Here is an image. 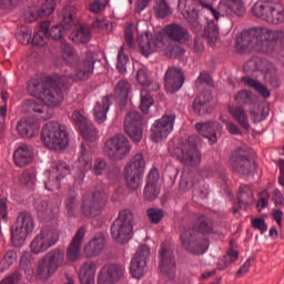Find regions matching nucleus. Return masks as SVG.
Masks as SVG:
<instances>
[{
  "label": "nucleus",
  "mask_w": 284,
  "mask_h": 284,
  "mask_svg": "<svg viewBox=\"0 0 284 284\" xmlns=\"http://www.w3.org/2000/svg\"><path fill=\"white\" fill-rule=\"evenodd\" d=\"M154 105V99L148 91L141 92V103H140V110L144 114H148L150 112V108Z\"/></svg>",
  "instance_id": "obj_54"
},
{
  "label": "nucleus",
  "mask_w": 284,
  "mask_h": 284,
  "mask_svg": "<svg viewBox=\"0 0 284 284\" xmlns=\"http://www.w3.org/2000/svg\"><path fill=\"white\" fill-rule=\"evenodd\" d=\"M37 211H38V216L40 219H43L44 221H48L54 217V211H52V207H50L48 202H41L37 206Z\"/></svg>",
  "instance_id": "obj_53"
},
{
  "label": "nucleus",
  "mask_w": 284,
  "mask_h": 284,
  "mask_svg": "<svg viewBox=\"0 0 284 284\" xmlns=\"http://www.w3.org/2000/svg\"><path fill=\"white\" fill-rule=\"evenodd\" d=\"M40 125L37 121L24 118L18 123L17 130L23 139H32L37 132H39Z\"/></svg>",
  "instance_id": "obj_32"
},
{
  "label": "nucleus",
  "mask_w": 284,
  "mask_h": 284,
  "mask_svg": "<svg viewBox=\"0 0 284 284\" xmlns=\"http://www.w3.org/2000/svg\"><path fill=\"white\" fill-rule=\"evenodd\" d=\"M32 232H34V217L30 213L20 212L11 226V242L14 247H21Z\"/></svg>",
  "instance_id": "obj_9"
},
{
  "label": "nucleus",
  "mask_w": 284,
  "mask_h": 284,
  "mask_svg": "<svg viewBox=\"0 0 284 284\" xmlns=\"http://www.w3.org/2000/svg\"><path fill=\"white\" fill-rule=\"evenodd\" d=\"M20 267L21 270H23L24 274H27L28 276H30V274L33 273L32 254L30 253V251H24L22 253L21 260H20Z\"/></svg>",
  "instance_id": "obj_50"
},
{
  "label": "nucleus",
  "mask_w": 284,
  "mask_h": 284,
  "mask_svg": "<svg viewBox=\"0 0 284 284\" xmlns=\"http://www.w3.org/2000/svg\"><path fill=\"white\" fill-rule=\"evenodd\" d=\"M239 203L241 205H252L254 203V192L247 185H241L237 194Z\"/></svg>",
  "instance_id": "obj_44"
},
{
  "label": "nucleus",
  "mask_w": 284,
  "mask_h": 284,
  "mask_svg": "<svg viewBox=\"0 0 284 284\" xmlns=\"http://www.w3.org/2000/svg\"><path fill=\"white\" fill-rule=\"evenodd\" d=\"M17 39L22 45H28L32 39V29L23 27L20 33H18Z\"/></svg>",
  "instance_id": "obj_59"
},
{
  "label": "nucleus",
  "mask_w": 284,
  "mask_h": 284,
  "mask_svg": "<svg viewBox=\"0 0 284 284\" xmlns=\"http://www.w3.org/2000/svg\"><path fill=\"white\" fill-rule=\"evenodd\" d=\"M59 231L52 226H44L30 243L31 254H45L50 247L59 243Z\"/></svg>",
  "instance_id": "obj_11"
},
{
  "label": "nucleus",
  "mask_w": 284,
  "mask_h": 284,
  "mask_svg": "<svg viewBox=\"0 0 284 284\" xmlns=\"http://www.w3.org/2000/svg\"><path fill=\"white\" fill-rule=\"evenodd\" d=\"M71 41H73V43H88V41H90V29L80 26L77 32L71 34Z\"/></svg>",
  "instance_id": "obj_48"
},
{
  "label": "nucleus",
  "mask_w": 284,
  "mask_h": 284,
  "mask_svg": "<svg viewBox=\"0 0 284 284\" xmlns=\"http://www.w3.org/2000/svg\"><path fill=\"white\" fill-rule=\"evenodd\" d=\"M123 50L124 48L122 45L118 52L116 68L120 74H125V72H128V63L130 61V58L123 52Z\"/></svg>",
  "instance_id": "obj_55"
},
{
  "label": "nucleus",
  "mask_w": 284,
  "mask_h": 284,
  "mask_svg": "<svg viewBox=\"0 0 284 284\" xmlns=\"http://www.w3.org/2000/svg\"><path fill=\"white\" fill-rule=\"evenodd\" d=\"M146 216L150 223H152V225H159V223L163 221V216H165V212H163V210L161 209L150 207L146 210Z\"/></svg>",
  "instance_id": "obj_51"
},
{
  "label": "nucleus",
  "mask_w": 284,
  "mask_h": 284,
  "mask_svg": "<svg viewBox=\"0 0 284 284\" xmlns=\"http://www.w3.org/2000/svg\"><path fill=\"white\" fill-rule=\"evenodd\" d=\"M109 1L110 0H95L89 7L90 12H93L94 14H99V12H103Z\"/></svg>",
  "instance_id": "obj_60"
},
{
  "label": "nucleus",
  "mask_w": 284,
  "mask_h": 284,
  "mask_svg": "<svg viewBox=\"0 0 284 284\" xmlns=\"http://www.w3.org/2000/svg\"><path fill=\"white\" fill-rule=\"evenodd\" d=\"M159 196V189H156V184L154 182H146L144 187V197L146 201H154Z\"/></svg>",
  "instance_id": "obj_58"
},
{
  "label": "nucleus",
  "mask_w": 284,
  "mask_h": 284,
  "mask_svg": "<svg viewBox=\"0 0 284 284\" xmlns=\"http://www.w3.org/2000/svg\"><path fill=\"white\" fill-rule=\"evenodd\" d=\"M108 203V196L101 191H89L82 196L81 212L89 219L99 216Z\"/></svg>",
  "instance_id": "obj_12"
},
{
  "label": "nucleus",
  "mask_w": 284,
  "mask_h": 284,
  "mask_svg": "<svg viewBox=\"0 0 284 284\" xmlns=\"http://www.w3.org/2000/svg\"><path fill=\"white\" fill-rule=\"evenodd\" d=\"M204 37L207 39L210 45H216L219 41V26L214 20L207 22V27L204 30Z\"/></svg>",
  "instance_id": "obj_43"
},
{
  "label": "nucleus",
  "mask_w": 284,
  "mask_h": 284,
  "mask_svg": "<svg viewBox=\"0 0 284 284\" xmlns=\"http://www.w3.org/2000/svg\"><path fill=\"white\" fill-rule=\"evenodd\" d=\"M136 81L140 85H150V83H152V80L150 79V75H148V71H145V69L138 70Z\"/></svg>",
  "instance_id": "obj_62"
},
{
  "label": "nucleus",
  "mask_w": 284,
  "mask_h": 284,
  "mask_svg": "<svg viewBox=\"0 0 284 284\" xmlns=\"http://www.w3.org/2000/svg\"><path fill=\"white\" fill-rule=\"evenodd\" d=\"M252 14L272 26H278L284 22L283 6L270 0L257 1L252 8Z\"/></svg>",
  "instance_id": "obj_8"
},
{
  "label": "nucleus",
  "mask_w": 284,
  "mask_h": 284,
  "mask_svg": "<svg viewBox=\"0 0 284 284\" xmlns=\"http://www.w3.org/2000/svg\"><path fill=\"white\" fill-rule=\"evenodd\" d=\"M144 173L145 158L141 153H136L124 166V179L128 187L139 190L143 183Z\"/></svg>",
  "instance_id": "obj_10"
},
{
  "label": "nucleus",
  "mask_w": 284,
  "mask_h": 284,
  "mask_svg": "<svg viewBox=\"0 0 284 284\" xmlns=\"http://www.w3.org/2000/svg\"><path fill=\"white\" fill-rule=\"evenodd\" d=\"M229 113L243 130L250 131L252 129V125H250V118L247 116V111H245L243 106H230Z\"/></svg>",
  "instance_id": "obj_34"
},
{
  "label": "nucleus",
  "mask_w": 284,
  "mask_h": 284,
  "mask_svg": "<svg viewBox=\"0 0 284 284\" xmlns=\"http://www.w3.org/2000/svg\"><path fill=\"white\" fill-rule=\"evenodd\" d=\"M60 17L62 19V24H57L49 31V36L53 38L54 41L63 39L65 30H70V28L77 26V7H74V4L65 6L61 11Z\"/></svg>",
  "instance_id": "obj_15"
},
{
  "label": "nucleus",
  "mask_w": 284,
  "mask_h": 284,
  "mask_svg": "<svg viewBox=\"0 0 284 284\" xmlns=\"http://www.w3.org/2000/svg\"><path fill=\"white\" fill-rule=\"evenodd\" d=\"M262 72L273 88H281V79L276 74V68L267 60L251 59L244 64L245 72Z\"/></svg>",
  "instance_id": "obj_14"
},
{
  "label": "nucleus",
  "mask_w": 284,
  "mask_h": 284,
  "mask_svg": "<svg viewBox=\"0 0 284 284\" xmlns=\"http://www.w3.org/2000/svg\"><path fill=\"white\" fill-rule=\"evenodd\" d=\"M214 232V222L207 216H200L197 227H185L180 235L182 247L190 254H205L210 248V241L205 239L206 234Z\"/></svg>",
  "instance_id": "obj_4"
},
{
  "label": "nucleus",
  "mask_w": 284,
  "mask_h": 284,
  "mask_svg": "<svg viewBox=\"0 0 284 284\" xmlns=\"http://www.w3.org/2000/svg\"><path fill=\"white\" fill-rule=\"evenodd\" d=\"M108 110H110V97H103L98 101L93 109L97 123H104L108 119Z\"/></svg>",
  "instance_id": "obj_36"
},
{
  "label": "nucleus",
  "mask_w": 284,
  "mask_h": 284,
  "mask_svg": "<svg viewBox=\"0 0 284 284\" xmlns=\"http://www.w3.org/2000/svg\"><path fill=\"white\" fill-rule=\"evenodd\" d=\"M19 181L20 184L23 185L24 187H32V185H34V181H37V176L29 170H24L20 174Z\"/></svg>",
  "instance_id": "obj_56"
},
{
  "label": "nucleus",
  "mask_w": 284,
  "mask_h": 284,
  "mask_svg": "<svg viewBox=\"0 0 284 284\" xmlns=\"http://www.w3.org/2000/svg\"><path fill=\"white\" fill-rule=\"evenodd\" d=\"M124 131L134 143L143 139V116L139 111H130L124 119Z\"/></svg>",
  "instance_id": "obj_20"
},
{
  "label": "nucleus",
  "mask_w": 284,
  "mask_h": 284,
  "mask_svg": "<svg viewBox=\"0 0 284 284\" xmlns=\"http://www.w3.org/2000/svg\"><path fill=\"white\" fill-rule=\"evenodd\" d=\"M130 90L132 87L128 80H120L115 85V97L120 99V101H125L130 94Z\"/></svg>",
  "instance_id": "obj_46"
},
{
  "label": "nucleus",
  "mask_w": 284,
  "mask_h": 284,
  "mask_svg": "<svg viewBox=\"0 0 284 284\" xmlns=\"http://www.w3.org/2000/svg\"><path fill=\"white\" fill-rule=\"evenodd\" d=\"M219 17H243L245 14V2L243 0H221L217 6Z\"/></svg>",
  "instance_id": "obj_23"
},
{
  "label": "nucleus",
  "mask_w": 284,
  "mask_h": 284,
  "mask_svg": "<svg viewBox=\"0 0 284 284\" xmlns=\"http://www.w3.org/2000/svg\"><path fill=\"white\" fill-rule=\"evenodd\" d=\"M178 9L193 28H196L197 31L201 30L199 12L196 11V0H179Z\"/></svg>",
  "instance_id": "obj_27"
},
{
  "label": "nucleus",
  "mask_w": 284,
  "mask_h": 284,
  "mask_svg": "<svg viewBox=\"0 0 284 284\" xmlns=\"http://www.w3.org/2000/svg\"><path fill=\"white\" fill-rule=\"evenodd\" d=\"M57 172H59L60 175H57L55 180H48V182L44 184L45 189L50 192H54V190H59L61 187V179L70 174V166L65 163H61L57 168Z\"/></svg>",
  "instance_id": "obj_40"
},
{
  "label": "nucleus",
  "mask_w": 284,
  "mask_h": 284,
  "mask_svg": "<svg viewBox=\"0 0 284 284\" xmlns=\"http://www.w3.org/2000/svg\"><path fill=\"white\" fill-rule=\"evenodd\" d=\"M195 129L201 136L209 140L211 145H214L219 141L216 133L223 130V125L219 122H200L195 124Z\"/></svg>",
  "instance_id": "obj_29"
},
{
  "label": "nucleus",
  "mask_w": 284,
  "mask_h": 284,
  "mask_svg": "<svg viewBox=\"0 0 284 284\" xmlns=\"http://www.w3.org/2000/svg\"><path fill=\"white\" fill-rule=\"evenodd\" d=\"M153 12L155 17H158V19H165L166 17H170L172 9L170 8V4H168V1L155 0L153 6Z\"/></svg>",
  "instance_id": "obj_45"
},
{
  "label": "nucleus",
  "mask_w": 284,
  "mask_h": 284,
  "mask_svg": "<svg viewBox=\"0 0 284 284\" xmlns=\"http://www.w3.org/2000/svg\"><path fill=\"white\" fill-rule=\"evenodd\" d=\"M61 88H65V81L59 75L31 79L27 90L31 97H36L39 100L27 101L26 105L29 112H33L42 121L52 119V114H54V109L52 108L63 103Z\"/></svg>",
  "instance_id": "obj_1"
},
{
  "label": "nucleus",
  "mask_w": 284,
  "mask_h": 284,
  "mask_svg": "<svg viewBox=\"0 0 284 284\" xmlns=\"http://www.w3.org/2000/svg\"><path fill=\"white\" fill-rule=\"evenodd\" d=\"M49 29L50 21L41 22L39 30L33 36V45H38V48H43V45H48V41H50V36L48 31Z\"/></svg>",
  "instance_id": "obj_38"
},
{
  "label": "nucleus",
  "mask_w": 284,
  "mask_h": 284,
  "mask_svg": "<svg viewBox=\"0 0 284 284\" xmlns=\"http://www.w3.org/2000/svg\"><path fill=\"white\" fill-rule=\"evenodd\" d=\"M171 154L179 159L185 165H199L201 163V153L196 149V135L189 136V140L175 149H169Z\"/></svg>",
  "instance_id": "obj_13"
},
{
  "label": "nucleus",
  "mask_w": 284,
  "mask_h": 284,
  "mask_svg": "<svg viewBox=\"0 0 284 284\" xmlns=\"http://www.w3.org/2000/svg\"><path fill=\"white\" fill-rule=\"evenodd\" d=\"M111 236L116 243H128L134 236V213L121 210L111 225Z\"/></svg>",
  "instance_id": "obj_7"
},
{
  "label": "nucleus",
  "mask_w": 284,
  "mask_h": 284,
  "mask_svg": "<svg viewBox=\"0 0 284 284\" xmlns=\"http://www.w3.org/2000/svg\"><path fill=\"white\" fill-rule=\"evenodd\" d=\"M239 260V251L231 248L217 263V270H227L232 263Z\"/></svg>",
  "instance_id": "obj_47"
},
{
  "label": "nucleus",
  "mask_w": 284,
  "mask_h": 284,
  "mask_svg": "<svg viewBox=\"0 0 284 284\" xmlns=\"http://www.w3.org/2000/svg\"><path fill=\"white\" fill-rule=\"evenodd\" d=\"M234 101L240 105H253L255 103L254 95L247 90H242L234 97Z\"/></svg>",
  "instance_id": "obj_49"
},
{
  "label": "nucleus",
  "mask_w": 284,
  "mask_h": 284,
  "mask_svg": "<svg viewBox=\"0 0 284 284\" xmlns=\"http://www.w3.org/2000/svg\"><path fill=\"white\" fill-rule=\"evenodd\" d=\"M150 246L141 245L130 263V274L132 278L141 281L148 274V261H150Z\"/></svg>",
  "instance_id": "obj_17"
},
{
  "label": "nucleus",
  "mask_w": 284,
  "mask_h": 284,
  "mask_svg": "<svg viewBox=\"0 0 284 284\" xmlns=\"http://www.w3.org/2000/svg\"><path fill=\"white\" fill-rule=\"evenodd\" d=\"M251 119H253L254 123H261V121H265L270 116V105L267 103H254L250 108Z\"/></svg>",
  "instance_id": "obj_37"
},
{
  "label": "nucleus",
  "mask_w": 284,
  "mask_h": 284,
  "mask_svg": "<svg viewBox=\"0 0 284 284\" xmlns=\"http://www.w3.org/2000/svg\"><path fill=\"white\" fill-rule=\"evenodd\" d=\"M252 225L255 230H258L261 234H265L267 232V224L265 223V220L263 219H254L252 221Z\"/></svg>",
  "instance_id": "obj_64"
},
{
  "label": "nucleus",
  "mask_w": 284,
  "mask_h": 284,
  "mask_svg": "<svg viewBox=\"0 0 284 284\" xmlns=\"http://www.w3.org/2000/svg\"><path fill=\"white\" fill-rule=\"evenodd\" d=\"M80 132L85 141L94 142L97 141V139H99V131L97 130L94 124L90 122Z\"/></svg>",
  "instance_id": "obj_52"
},
{
  "label": "nucleus",
  "mask_w": 284,
  "mask_h": 284,
  "mask_svg": "<svg viewBox=\"0 0 284 284\" xmlns=\"http://www.w3.org/2000/svg\"><path fill=\"white\" fill-rule=\"evenodd\" d=\"M41 141L48 150L61 152L70 144V135L63 124L48 122L41 130Z\"/></svg>",
  "instance_id": "obj_5"
},
{
  "label": "nucleus",
  "mask_w": 284,
  "mask_h": 284,
  "mask_svg": "<svg viewBox=\"0 0 284 284\" xmlns=\"http://www.w3.org/2000/svg\"><path fill=\"white\" fill-rule=\"evenodd\" d=\"M230 165L239 174H250L252 170H256V164L250 159V151L245 146H240L231 153Z\"/></svg>",
  "instance_id": "obj_16"
},
{
  "label": "nucleus",
  "mask_w": 284,
  "mask_h": 284,
  "mask_svg": "<svg viewBox=\"0 0 284 284\" xmlns=\"http://www.w3.org/2000/svg\"><path fill=\"white\" fill-rule=\"evenodd\" d=\"M123 276H125V266L122 264H109L100 271L98 284H116Z\"/></svg>",
  "instance_id": "obj_22"
},
{
  "label": "nucleus",
  "mask_w": 284,
  "mask_h": 284,
  "mask_svg": "<svg viewBox=\"0 0 284 284\" xmlns=\"http://www.w3.org/2000/svg\"><path fill=\"white\" fill-rule=\"evenodd\" d=\"M105 248V237L102 235L92 239L84 247V254L88 258H94L99 256L100 252Z\"/></svg>",
  "instance_id": "obj_35"
},
{
  "label": "nucleus",
  "mask_w": 284,
  "mask_h": 284,
  "mask_svg": "<svg viewBox=\"0 0 284 284\" xmlns=\"http://www.w3.org/2000/svg\"><path fill=\"white\" fill-rule=\"evenodd\" d=\"M60 57L64 65L71 70L64 75H58L64 81L65 88L73 81H85L94 72V55L87 53L84 58L79 57L77 49L65 40L61 41Z\"/></svg>",
  "instance_id": "obj_2"
},
{
  "label": "nucleus",
  "mask_w": 284,
  "mask_h": 284,
  "mask_svg": "<svg viewBox=\"0 0 284 284\" xmlns=\"http://www.w3.org/2000/svg\"><path fill=\"white\" fill-rule=\"evenodd\" d=\"M77 205L79 202L77 201V196L71 195L65 200V209L68 211L69 216H74V211L77 210Z\"/></svg>",
  "instance_id": "obj_61"
},
{
  "label": "nucleus",
  "mask_w": 284,
  "mask_h": 284,
  "mask_svg": "<svg viewBox=\"0 0 284 284\" xmlns=\"http://www.w3.org/2000/svg\"><path fill=\"white\" fill-rule=\"evenodd\" d=\"M242 82L244 85H248V88H254V90H256V92H258V94L264 99H270V90L261 82L247 77L242 78Z\"/></svg>",
  "instance_id": "obj_42"
},
{
  "label": "nucleus",
  "mask_w": 284,
  "mask_h": 284,
  "mask_svg": "<svg viewBox=\"0 0 284 284\" xmlns=\"http://www.w3.org/2000/svg\"><path fill=\"white\" fill-rule=\"evenodd\" d=\"M202 8H206L211 12V14L214 17L215 21H219V11L216 9L212 8V3L216 0H199Z\"/></svg>",
  "instance_id": "obj_63"
},
{
  "label": "nucleus",
  "mask_w": 284,
  "mask_h": 284,
  "mask_svg": "<svg viewBox=\"0 0 284 284\" xmlns=\"http://www.w3.org/2000/svg\"><path fill=\"white\" fill-rule=\"evenodd\" d=\"M13 161L18 168H27L34 161V150L26 144L19 146L13 153Z\"/></svg>",
  "instance_id": "obj_30"
},
{
  "label": "nucleus",
  "mask_w": 284,
  "mask_h": 284,
  "mask_svg": "<svg viewBox=\"0 0 284 284\" xmlns=\"http://www.w3.org/2000/svg\"><path fill=\"white\" fill-rule=\"evenodd\" d=\"M174 121H176V116L174 115H163L161 119L155 120L150 129L151 141L154 143L165 141L174 130Z\"/></svg>",
  "instance_id": "obj_19"
},
{
  "label": "nucleus",
  "mask_w": 284,
  "mask_h": 284,
  "mask_svg": "<svg viewBox=\"0 0 284 284\" xmlns=\"http://www.w3.org/2000/svg\"><path fill=\"white\" fill-rule=\"evenodd\" d=\"M185 83V78H183V71L176 67H170L164 75V88L170 94L179 92Z\"/></svg>",
  "instance_id": "obj_24"
},
{
  "label": "nucleus",
  "mask_w": 284,
  "mask_h": 284,
  "mask_svg": "<svg viewBox=\"0 0 284 284\" xmlns=\"http://www.w3.org/2000/svg\"><path fill=\"white\" fill-rule=\"evenodd\" d=\"M159 267L162 274H166L170 278L174 277L176 273V258L174 257V250L170 244H162L159 251Z\"/></svg>",
  "instance_id": "obj_21"
},
{
  "label": "nucleus",
  "mask_w": 284,
  "mask_h": 284,
  "mask_svg": "<svg viewBox=\"0 0 284 284\" xmlns=\"http://www.w3.org/2000/svg\"><path fill=\"white\" fill-rule=\"evenodd\" d=\"M164 33L172 41H178L179 43L190 41L192 38L187 29L181 27V24L172 23L164 27Z\"/></svg>",
  "instance_id": "obj_31"
},
{
  "label": "nucleus",
  "mask_w": 284,
  "mask_h": 284,
  "mask_svg": "<svg viewBox=\"0 0 284 284\" xmlns=\"http://www.w3.org/2000/svg\"><path fill=\"white\" fill-rule=\"evenodd\" d=\"M140 50L144 57H150V54H152V52H156V50H165L163 36L159 33L152 37V33L146 32L140 42Z\"/></svg>",
  "instance_id": "obj_26"
},
{
  "label": "nucleus",
  "mask_w": 284,
  "mask_h": 284,
  "mask_svg": "<svg viewBox=\"0 0 284 284\" xmlns=\"http://www.w3.org/2000/svg\"><path fill=\"white\" fill-rule=\"evenodd\" d=\"M94 276H97V264L92 261L84 262L79 271L80 283L94 284Z\"/></svg>",
  "instance_id": "obj_33"
},
{
  "label": "nucleus",
  "mask_w": 284,
  "mask_h": 284,
  "mask_svg": "<svg viewBox=\"0 0 284 284\" xmlns=\"http://www.w3.org/2000/svg\"><path fill=\"white\" fill-rule=\"evenodd\" d=\"M83 239H85V229L80 227L67 248V258H69L71 263H77V261L81 258V245L83 243Z\"/></svg>",
  "instance_id": "obj_28"
},
{
  "label": "nucleus",
  "mask_w": 284,
  "mask_h": 284,
  "mask_svg": "<svg viewBox=\"0 0 284 284\" xmlns=\"http://www.w3.org/2000/svg\"><path fill=\"white\" fill-rule=\"evenodd\" d=\"M210 101H212V93L201 94L195 98L193 102L194 111L200 115L207 114L210 112Z\"/></svg>",
  "instance_id": "obj_41"
},
{
  "label": "nucleus",
  "mask_w": 284,
  "mask_h": 284,
  "mask_svg": "<svg viewBox=\"0 0 284 284\" xmlns=\"http://www.w3.org/2000/svg\"><path fill=\"white\" fill-rule=\"evenodd\" d=\"M71 121L80 131H82L87 126V124L90 123L88 122V119H85L79 110L73 111L71 115Z\"/></svg>",
  "instance_id": "obj_57"
},
{
  "label": "nucleus",
  "mask_w": 284,
  "mask_h": 284,
  "mask_svg": "<svg viewBox=\"0 0 284 284\" xmlns=\"http://www.w3.org/2000/svg\"><path fill=\"white\" fill-rule=\"evenodd\" d=\"M64 261L65 251L59 247L51 250L38 262L36 278L44 282L50 281L59 268L63 266Z\"/></svg>",
  "instance_id": "obj_6"
},
{
  "label": "nucleus",
  "mask_w": 284,
  "mask_h": 284,
  "mask_svg": "<svg viewBox=\"0 0 284 284\" xmlns=\"http://www.w3.org/2000/svg\"><path fill=\"white\" fill-rule=\"evenodd\" d=\"M104 152L114 159L115 161H121L130 154V141L123 134H116L113 138H110L104 144Z\"/></svg>",
  "instance_id": "obj_18"
},
{
  "label": "nucleus",
  "mask_w": 284,
  "mask_h": 284,
  "mask_svg": "<svg viewBox=\"0 0 284 284\" xmlns=\"http://www.w3.org/2000/svg\"><path fill=\"white\" fill-rule=\"evenodd\" d=\"M57 8V2L54 0H45L44 3L40 7V9L34 11H29V21H37V18L40 17L43 19V17H50V14H53L54 10Z\"/></svg>",
  "instance_id": "obj_39"
},
{
  "label": "nucleus",
  "mask_w": 284,
  "mask_h": 284,
  "mask_svg": "<svg viewBox=\"0 0 284 284\" xmlns=\"http://www.w3.org/2000/svg\"><path fill=\"white\" fill-rule=\"evenodd\" d=\"M88 170H92V155L88 153V150H85V145L82 143L80 156L71 172L75 181H83V179H85V172H88Z\"/></svg>",
  "instance_id": "obj_25"
},
{
  "label": "nucleus",
  "mask_w": 284,
  "mask_h": 284,
  "mask_svg": "<svg viewBox=\"0 0 284 284\" xmlns=\"http://www.w3.org/2000/svg\"><path fill=\"white\" fill-rule=\"evenodd\" d=\"M280 36L281 32L267 27H254L243 31L236 38V49L240 52L248 50V52H263L267 54L274 50Z\"/></svg>",
  "instance_id": "obj_3"
}]
</instances>
